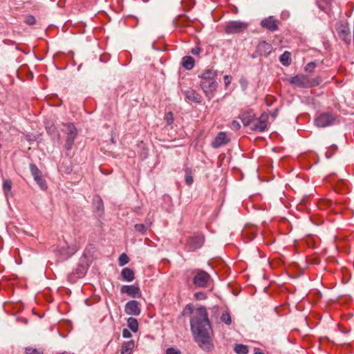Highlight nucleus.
Masks as SVG:
<instances>
[{
  "label": "nucleus",
  "mask_w": 354,
  "mask_h": 354,
  "mask_svg": "<svg viewBox=\"0 0 354 354\" xmlns=\"http://www.w3.org/2000/svg\"><path fill=\"white\" fill-rule=\"evenodd\" d=\"M193 284L196 288H206L211 279L210 275L203 270L197 269L194 271Z\"/></svg>",
  "instance_id": "20e7f679"
},
{
  "label": "nucleus",
  "mask_w": 354,
  "mask_h": 354,
  "mask_svg": "<svg viewBox=\"0 0 354 354\" xmlns=\"http://www.w3.org/2000/svg\"><path fill=\"white\" fill-rule=\"evenodd\" d=\"M288 81L291 84L298 87L309 88L318 85L321 82V79L317 77L312 81L308 77V76L299 74L290 77Z\"/></svg>",
  "instance_id": "7ed1b4c3"
},
{
  "label": "nucleus",
  "mask_w": 354,
  "mask_h": 354,
  "mask_svg": "<svg viewBox=\"0 0 354 354\" xmlns=\"http://www.w3.org/2000/svg\"><path fill=\"white\" fill-rule=\"evenodd\" d=\"M193 178L191 173L187 170L185 174V182L188 185H190L193 183Z\"/></svg>",
  "instance_id": "f704fd0d"
},
{
  "label": "nucleus",
  "mask_w": 354,
  "mask_h": 354,
  "mask_svg": "<svg viewBox=\"0 0 354 354\" xmlns=\"http://www.w3.org/2000/svg\"><path fill=\"white\" fill-rule=\"evenodd\" d=\"M166 354H180V351L178 349L171 347L166 350Z\"/></svg>",
  "instance_id": "4c0bfd02"
},
{
  "label": "nucleus",
  "mask_w": 354,
  "mask_h": 354,
  "mask_svg": "<svg viewBox=\"0 0 354 354\" xmlns=\"http://www.w3.org/2000/svg\"><path fill=\"white\" fill-rule=\"evenodd\" d=\"M134 227L136 231L141 232L142 234H145L147 230L149 229V224L144 225V224H136L134 225Z\"/></svg>",
  "instance_id": "7c9ffc66"
},
{
  "label": "nucleus",
  "mask_w": 354,
  "mask_h": 354,
  "mask_svg": "<svg viewBox=\"0 0 354 354\" xmlns=\"http://www.w3.org/2000/svg\"><path fill=\"white\" fill-rule=\"evenodd\" d=\"M122 336L124 338H129L131 337V333L127 328H124L122 330Z\"/></svg>",
  "instance_id": "79ce46f5"
},
{
  "label": "nucleus",
  "mask_w": 354,
  "mask_h": 354,
  "mask_svg": "<svg viewBox=\"0 0 354 354\" xmlns=\"http://www.w3.org/2000/svg\"><path fill=\"white\" fill-rule=\"evenodd\" d=\"M25 353L26 354H44V351L41 348L26 347Z\"/></svg>",
  "instance_id": "cd10ccee"
},
{
  "label": "nucleus",
  "mask_w": 354,
  "mask_h": 354,
  "mask_svg": "<svg viewBox=\"0 0 354 354\" xmlns=\"http://www.w3.org/2000/svg\"><path fill=\"white\" fill-rule=\"evenodd\" d=\"M267 128V124L265 120H256L253 121L252 126L250 127L251 130L254 131L263 132Z\"/></svg>",
  "instance_id": "a211bd4d"
},
{
  "label": "nucleus",
  "mask_w": 354,
  "mask_h": 354,
  "mask_svg": "<svg viewBox=\"0 0 354 354\" xmlns=\"http://www.w3.org/2000/svg\"><path fill=\"white\" fill-rule=\"evenodd\" d=\"M221 319L227 325H230L232 324L231 315L227 310L223 313Z\"/></svg>",
  "instance_id": "c85d7f7f"
},
{
  "label": "nucleus",
  "mask_w": 354,
  "mask_h": 354,
  "mask_svg": "<svg viewBox=\"0 0 354 354\" xmlns=\"http://www.w3.org/2000/svg\"><path fill=\"white\" fill-rule=\"evenodd\" d=\"M227 135L225 132H219L212 143V146L216 149L228 142Z\"/></svg>",
  "instance_id": "2eb2a0df"
},
{
  "label": "nucleus",
  "mask_w": 354,
  "mask_h": 354,
  "mask_svg": "<svg viewBox=\"0 0 354 354\" xmlns=\"http://www.w3.org/2000/svg\"><path fill=\"white\" fill-rule=\"evenodd\" d=\"M182 66L187 70H191L194 66V59L191 56H185L183 58Z\"/></svg>",
  "instance_id": "4be33fe9"
},
{
  "label": "nucleus",
  "mask_w": 354,
  "mask_h": 354,
  "mask_svg": "<svg viewBox=\"0 0 354 354\" xmlns=\"http://www.w3.org/2000/svg\"><path fill=\"white\" fill-rule=\"evenodd\" d=\"M326 155L327 158H330V156H328L327 153H326Z\"/></svg>",
  "instance_id": "8fccbe9b"
},
{
  "label": "nucleus",
  "mask_w": 354,
  "mask_h": 354,
  "mask_svg": "<svg viewBox=\"0 0 354 354\" xmlns=\"http://www.w3.org/2000/svg\"><path fill=\"white\" fill-rule=\"evenodd\" d=\"M147 224H149V228L151 225V222L149 221V219H146L145 223H144V225H147Z\"/></svg>",
  "instance_id": "a18cd8bd"
},
{
  "label": "nucleus",
  "mask_w": 354,
  "mask_h": 354,
  "mask_svg": "<svg viewBox=\"0 0 354 354\" xmlns=\"http://www.w3.org/2000/svg\"><path fill=\"white\" fill-rule=\"evenodd\" d=\"M191 52L193 55H198L201 52V49L199 48H194L192 49Z\"/></svg>",
  "instance_id": "c03bdc74"
},
{
  "label": "nucleus",
  "mask_w": 354,
  "mask_h": 354,
  "mask_svg": "<svg viewBox=\"0 0 354 354\" xmlns=\"http://www.w3.org/2000/svg\"><path fill=\"white\" fill-rule=\"evenodd\" d=\"M290 56V53L286 50L282 55H280L279 61L283 66H288L291 64Z\"/></svg>",
  "instance_id": "5701e85b"
},
{
  "label": "nucleus",
  "mask_w": 354,
  "mask_h": 354,
  "mask_svg": "<svg viewBox=\"0 0 354 354\" xmlns=\"http://www.w3.org/2000/svg\"><path fill=\"white\" fill-rule=\"evenodd\" d=\"M204 241V236L201 234L194 235L189 238L186 244V248L188 251H194L201 248L203 245Z\"/></svg>",
  "instance_id": "6e6552de"
},
{
  "label": "nucleus",
  "mask_w": 354,
  "mask_h": 354,
  "mask_svg": "<svg viewBox=\"0 0 354 354\" xmlns=\"http://www.w3.org/2000/svg\"><path fill=\"white\" fill-rule=\"evenodd\" d=\"M234 350L237 354H247L248 353V347L241 344H235Z\"/></svg>",
  "instance_id": "393cba45"
},
{
  "label": "nucleus",
  "mask_w": 354,
  "mask_h": 354,
  "mask_svg": "<svg viewBox=\"0 0 354 354\" xmlns=\"http://www.w3.org/2000/svg\"><path fill=\"white\" fill-rule=\"evenodd\" d=\"M57 252L60 255V259L62 260H65L71 257L75 252V250L70 248L69 245L66 243V246H62L58 248Z\"/></svg>",
  "instance_id": "dca6fc26"
},
{
  "label": "nucleus",
  "mask_w": 354,
  "mask_h": 354,
  "mask_svg": "<svg viewBox=\"0 0 354 354\" xmlns=\"http://www.w3.org/2000/svg\"><path fill=\"white\" fill-rule=\"evenodd\" d=\"M120 292L122 294L125 293L133 298H140L142 295L140 288L135 285L122 286L120 288Z\"/></svg>",
  "instance_id": "9b49d317"
},
{
  "label": "nucleus",
  "mask_w": 354,
  "mask_h": 354,
  "mask_svg": "<svg viewBox=\"0 0 354 354\" xmlns=\"http://www.w3.org/2000/svg\"><path fill=\"white\" fill-rule=\"evenodd\" d=\"M30 170L31 174L32 175L34 179L41 176V171L33 163L30 164Z\"/></svg>",
  "instance_id": "bb28decb"
},
{
  "label": "nucleus",
  "mask_w": 354,
  "mask_h": 354,
  "mask_svg": "<svg viewBox=\"0 0 354 354\" xmlns=\"http://www.w3.org/2000/svg\"><path fill=\"white\" fill-rule=\"evenodd\" d=\"M241 128L240 123L236 120H233L232 122V129L234 130H239Z\"/></svg>",
  "instance_id": "a19ab883"
},
{
  "label": "nucleus",
  "mask_w": 354,
  "mask_h": 354,
  "mask_svg": "<svg viewBox=\"0 0 354 354\" xmlns=\"http://www.w3.org/2000/svg\"><path fill=\"white\" fill-rule=\"evenodd\" d=\"M186 100L189 102H193L195 103L201 102V95L194 90L189 89L184 91Z\"/></svg>",
  "instance_id": "f3484780"
},
{
  "label": "nucleus",
  "mask_w": 354,
  "mask_h": 354,
  "mask_svg": "<svg viewBox=\"0 0 354 354\" xmlns=\"http://www.w3.org/2000/svg\"><path fill=\"white\" fill-rule=\"evenodd\" d=\"M60 354H75V353H68V352L65 351V352H63V353H62Z\"/></svg>",
  "instance_id": "49530a36"
},
{
  "label": "nucleus",
  "mask_w": 354,
  "mask_h": 354,
  "mask_svg": "<svg viewBox=\"0 0 354 354\" xmlns=\"http://www.w3.org/2000/svg\"><path fill=\"white\" fill-rule=\"evenodd\" d=\"M25 22L28 25H34L36 22V20L33 16L28 15L26 17Z\"/></svg>",
  "instance_id": "e433bc0d"
},
{
  "label": "nucleus",
  "mask_w": 354,
  "mask_h": 354,
  "mask_svg": "<svg viewBox=\"0 0 354 354\" xmlns=\"http://www.w3.org/2000/svg\"><path fill=\"white\" fill-rule=\"evenodd\" d=\"M194 297L197 300H204L207 298V296L203 292H197L194 294Z\"/></svg>",
  "instance_id": "c9c22d12"
},
{
  "label": "nucleus",
  "mask_w": 354,
  "mask_h": 354,
  "mask_svg": "<svg viewBox=\"0 0 354 354\" xmlns=\"http://www.w3.org/2000/svg\"><path fill=\"white\" fill-rule=\"evenodd\" d=\"M129 261V258L124 253H122L118 259V263H119V266H123L126 265L127 263H128Z\"/></svg>",
  "instance_id": "2f4dec72"
},
{
  "label": "nucleus",
  "mask_w": 354,
  "mask_h": 354,
  "mask_svg": "<svg viewBox=\"0 0 354 354\" xmlns=\"http://www.w3.org/2000/svg\"><path fill=\"white\" fill-rule=\"evenodd\" d=\"M194 309L191 304H187L182 312V315H190L193 313Z\"/></svg>",
  "instance_id": "473e14b6"
},
{
  "label": "nucleus",
  "mask_w": 354,
  "mask_h": 354,
  "mask_svg": "<svg viewBox=\"0 0 354 354\" xmlns=\"http://www.w3.org/2000/svg\"><path fill=\"white\" fill-rule=\"evenodd\" d=\"M94 211L98 214L99 216H102L104 213V204L102 199L97 196L93 201Z\"/></svg>",
  "instance_id": "aec40b11"
},
{
  "label": "nucleus",
  "mask_w": 354,
  "mask_h": 354,
  "mask_svg": "<svg viewBox=\"0 0 354 354\" xmlns=\"http://www.w3.org/2000/svg\"><path fill=\"white\" fill-rule=\"evenodd\" d=\"M248 24L241 21H228L225 28V32L227 34H238L243 32L247 29Z\"/></svg>",
  "instance_id": "423d86ee"
},
{
  "label": "nucleus",
  "mask_w": 354,
  "mask_h": 354,
  "mask_svg": "<svg viewBox=\"0 0 354 354\" xmlns=\"http://www.w3.org/2000/svg\"><path fill=\"white\" fill-rule=\"evenodd\" d=\"M257 54L256 53L252 55L253 58L257 57Z\"/></svg>",
  "instance_id": "de8ad7c7"
},
{
  "label": "nucleus",
  "mask_w": 354,
  "mask_h": 354,
  "mask_svg": "<svg viewBox=\"0 0 354 354\" xmlns=\"http://www.w3.org/2000/svg\"><path fill=\"white\" fill-rule=\"evenodd\" d=\"M239 118L241 120L243 124L246 127L252 124L255 115L252 110H248L241 113Z\"/></svg>",
  "instance_id": "4468645a"
},
{
  "label": "nucleus",
  "mask_w": 354,
  "mask_h": 354,
  "mask_svg": "<svg viewBox=\"0 0 354 354\" xmlns=\"http://www.w3.org/2000/svg\"><path fill=\"white\" fill-rule=\"evenodd\" d=\"M316 66L315 62H310L305 66V71L308 72H313Z\"/></svg>",
  "instance_id": "72a5a7b5"
},
{
  "label": "nucleus",
  "mask_w": 354,
  "mask_h": 354,
  "mask_svg": "<svg viewBox=\"0 0 354 354\" xmlns=\"http://www.w3.org/2000/svg\"><path fill=\"white\" fill-rule=\"evenodd\" d=\"M134 346L135 342L133 340L124 342L122 346L121 354H131Z\"/></svg>",
  "instance_id": "412c9836"
},
{
  "label": "nucleus",
  "mask_w": 354,
  "mask_h": 354,
  "mask_svg": "<svg viewBox=\"0 0 354 354\" xmlns=\"http://www.w3.org/2000/svg\"><path fill=\"white\" fill-rule=\"evenodd\" d=\"M127 326L133 332L136 333L138 331V322L136 318L132 317L128 318Z\"/></svg>",
  "instance_id": "b1692460"
},
{
  "label": "nucleus",
  "mask_w": 354,
  "mask_h": 354,
  "mask_svg": "<svg viewBox=\"0 0 354 354\" xmlns=\"http://www.w3.org/2000/svg\"><path fill=\"white\" fill-rule=\"evenodd\" d=\"M34 180L36 181V183L41 189L45 190L47 189V184L46 180L42 177V176H40L35 178Z\"/></svg>",
  "instance_id": "c756f323"
},
{
  "label": "nucleus",
  "mask_w": 354,
  "mask_h": 354,
  "mask_svg": "<svg viewBox=\"0 0 354 354\" xmlns=\"http://www.w3.org/2000/svg\"><path fill=\"white\" fill-rule=\"evenodd\" d=\"M167 124H170L173 122V114L171 112H169L165 117Z\"/></svg>",
  "instance_id": "ea45409f"
},
{
  "label": "nucleus",
  "mask_w": 354,
  "mask_h": 354,
  "mask_svg": "<svg viewBox=\"0 0 354 354\" xmlns=\"http://www.w3.org/2000/svg\"><path fill=\"white\" fill-rule=\"evenodd\" d=\"M254 354H264V353L262 352H255Z\"/></svg>",
  "instance_id": "09e8293b"
},
{
  "label": "nucleus",
  "mask_w": 354,
  "mask_h": 354,
  "mask_svg": "<svg viewBox=\"0 0 354 354\" xmlns=\"http://www.w3.org/2000/svg\"><path fill=\"white\" fill-rule=\"evenodd\" d=\"M124 311L127 314L137 316L141 313L139 304L136 300L128 301L124 306Z\"/></svg>",
  "instance_id": "ddd939ff"
},
{
  "label": "nucleus",
  "mask_w": 354,
  "mask_h": 354,
  "mask_svg": "<svg viewBox=\"0 0 354 354\" xmlns=\"http://www.w3.org/2000/svg\"><path fill=\"white\" fill-rule=\"evenodd\" d=\"M216 76L217 71L214 69H207L198 76L201 79V88L209 99L213 96V93L218 86L216 81Z\"/></svg>",
  "instance_id": "f03ea898"
},
{
  "label": "nucleus",
  "mask_w": 354,
  "mask_h": 354,
  "mask_svg": "<svg viewBox=\"0 0 354 354\" xmlns=\"http://www.w3.org/2000/svg\"><path fill=\"white\" fill-rule=\"evenodd\" d=\"M279 20L275 19L274 16H269L268 17H266L263 19L260 23L261 26L263 28L272 32L277 31L279 29Z\"/></svg>",
  "instance_id": "9d476101"
},
{
  "label": "nucleus",
  "mask_w": 354,
  "mask_h": 354,
  "mask_svg": "<svg viewBox=\"0 0 354 354\" xmlns=\"http://www.w3.org/2000/svg\"><path fill=\"white\" fill-rule=\"evenodd\" d=\"M121 277L124 281L131 282L135 279V273L132 269L124 268L121 271Z\"/></svg>",
  "instance_id": "6ab92c4d"
},
{
  "label": "nucleus",
  "mask_w": 354,
  "mask_h": 354,
  "mask_svg": "<svg viewBox=\"0 0 354 354\" xmlns=\"http://www.w3.org/2000/svg\"><path fill=\"white\" fill-rule=\"evenodd\" d=\"M272 51V46L270 44L262 41L258 44L256 48V53L259 56L267 57Z\"/></svg>",
  "instance_id": "f8f14e48"
},
{
  "label": "nucleus",
  "mask_w": 354,
  "mask_h": 354,
  "mask_svg": "<svg viewBox=\"0 0 354 354\" xmlns=\"http://www.w3.org/2000/svg\"><path fill=\"white\" fill-rule=\"evenodd\" d=\"M339 37L347 44L351 42V33L348 22H344L339 25L337 28Z\"/></svg>",
  "instance_id": "1a4fd4ad"
},
{
  "label": "nucleus",
  "mask_w": 354,
  "mask_h": 354,
  "mask_svg": "<svg viewBox=\"0 0 354 354\" xmlns=\"http://www.w3.org/2000/svg\"><path fill=\"white\" fill-rule=\"evenodd\" d=\"M223 79H224V82H225V86H227L231 82V79H232L231 77L226 75L224 76Z\"/></svg>",
  "instance_id": "37998d69"
},
{
  "label": "nucleus",
  "mask_w": 354,
  "mask_h": 354,
  "mask_svg": "<svg viewBox=\"0 0 354 354\" xmlns=\"http://www.w3.org/2000/svg\"><path fill=\"white\" fill-rule=\"evenodd\" d=\"M190 326L196 342L204 351H209L213 348L212 328L205 306L196 309L195 315L190 319Z\"/></svg>",
  "instance_id": "f257e3e1"
},
{
  "label": "nucleus",
  "mask_w": 354,
  "mask_h": 354,
  "mask_svg": "<svg viewBox=\"0 0 354 354\" xmlns=\"http://www.w3.org/2000/svg\"><path fill=\"white\" fill-rule=\"evenodd\" d=\"M324 0H316L318 8L322 11L326 10V6L324 4Z\"/></svg>",
  "instance_id": "58836bf2"
},
{
  "label": "nucleus",
  "mask_w": 354,
  "mask_h": 354,
  "mask_svg": "<svg viewBox=\"0 0 354 354\" xmlns=\"http://www.w3.org/2000/svg\"><path fill=\"white\" fill-rule=\"evenodd\" d=\"M12 189V182L10 180H5L3 183V190L6 196H8Z\"/></svg>",
  "instance_id": "a878e982"
},
{
  "label": "nucleus",
  "mask_w": 354,
  "mask_h": 354,
  "mask_svg": "<svg viewBox=\"0 0 354 354\" xmlns=\"http://www.w3.org/2000/svg\"><path fill=\"white\" fill-rule=\"evenodd\" d=\"M63 131L67 135L65 148L66 150H71L76 138L77 130L73 123H67L64 124Z\"/></svg>",
  "instance_id": "39448f33"
},
{
  "label": "nucleus",
  "mask_w": 354,
  "mask_h": 354,
  "mask_svg": "<svg viewBox=\"0 0 354 354\" xmlns=\"http://www.w3.org/2000/svg\"><path fill=\"white\" fill-rule=\"evenodd\" d=\"M336 120L335 116L330 113H324L315 118V124L318 127L324 128L333 125Z\"/></svg>",
  "instance_id": "0eeeda50"
}]
</instances>
